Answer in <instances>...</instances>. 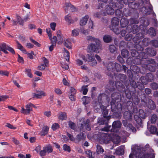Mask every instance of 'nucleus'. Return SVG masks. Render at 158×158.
<instances>
[{"instance_id": "obj_10", "label": "nucleus", "mask_w": 158, "mask_h": 158, "mask_svg": "<svg viewBox=\"0 0 158 158\" xmlns=\"http://www.w3.org/2000/svg\"><path fill=\"white\" fill-rule=\"evenodd\" d=\"M101 139L105 143H107L112 139V134H108L102 133L101 134Z\"/></svg>"}, {"instance_id": "obj_48", "label": "nucleus", "mask_w": 158, "mask_h": 158, "mask_svg": "<svg viewBox=\"0 0 158 158\" xmlns=\"http://www.w3.org/2000/svg\"><path fill=\"white\" fill-rule=\"evenodd\" d=\"M134 118L135 120L139 124L141 125V124L142 120L137 115H134Z\"/></svg>"}, {"instance_id": "obj_23", "label": "nucleus", "mask_w": 158, "mask_h": 158, "mask_svg": "<svg viewBox=\"0 0 158 158\" xmlns=\"http://www.w3.org/2000/svg\"><path fill=\"white\" fill-rule=\"evenodd\" d=\"M89 19L88 15H85L83 17L80 21V25L81 26H83L85 25L87 23V21Z\"/></svg>"}, {"instance_id": "obj_62", "label": "nucleus", "mask_w": 158, "mask_h": 158, "mask_svg": "<svg viewBox=\"0 0 158 158\" xmlns=\"http://www.w3.org/2000/svg\"><path fill=\"white\" fill-rule=\"evenodd\" d=\"M132 101L134 103L135 105H137L139 101V100L137 97L134 98L132 97Z\"/></svg>"}, {"instance_id": "obj_1", "label": "nucleus", "mask_w": 158, "mask_h": 158, "mask_svg": "<svg viewBox=\"0 0 158 158\" xmlns=\"http://www.w3.org/2000/svg\"><path fill=\"white\" fill-rule=\"evenodd\" d=\"M110 88H108V89L111 91H114L116 88L118 91L123 93L125 92L126 96L128 99H131L132 96L131 91L129 90H126V89L122 83L119 81H117L115 84L114 82H110L109 84Z\"/></svg>"}, {"instance_id": "obj_40", "label": "nucleus", "mask_w": 158, "mask_h": 158, "mask_svg": "<svg viewBox=\"0 0 158 158\" xmlns=\"http://www.w3.org/2000/svg\"><path fill=\"white\" fill-rule=\"evenodd\" d=\"M118 77L119 78V80L123 82L125 81L127 77L124 74H119L118 75Z\"/></svg>"}, {"instance_id": "obj_61", "label": "nucleus", "mask_w": 158, "mask_h": 158, "mask_svg": "<svg viewBox=\"0 0 158 158\" xmlns=\"http://www.w3.org/2000/svg\"><path fill=\"white\" fill-rule=\"evenodd\" d=\"M9 72L7 71L0 70V75L1 76H8Z\"/></svg>"}, {"instance_id": "obj_44", "label": "nucleus", "mask_w": 158, "mask_h": 158, "mask_svg": "<svg viewBox=\"0 0 158 158\" xmlns=\"http://www.w3.org/2000/svg\"><path fill=\"white\" fill-rule=\"evenodd\" d=\"M158 119V117L156 114H153L151 117L150 120L152 123H155Z\"/></svg>"}, {"instance_id": "obj_15", "label": "nucleus", "mask_w": 158, "mask_h": 158, "mask_svg": "<svg viewBox=\"0 0 158 158\" xmlns=\"http://www.w3.org/2000/svg\"><path fill=\"white\" fill-rule=\"evenodd\" d=\"M106 67L107 71H108L110 73H108L107 72H106V73L108 76H110L111 72L114 71V63L112 62H109L108 64Z\"/></svg>"}, {"instance_id": "obj_30", "label": "nucleus", "mask_w": 158, "mask_h": 158, "mask_svg": "<svg viewBox=\"0 0 158 158\" xmlns=\"http://www.w3.org/2000/svg\"><path fill=\"white\" fill-rule=\"evenodd\" d=\"M103 40L105 42L108 43L112 41V38L110 35H106L103 37Z\"/></svg>"}, {"instance_id": "obj_41", "label": "nucleus", "mask_w": 158, "mask_h": 158, "mask_svg": "<svg viewBox=\"0 0 158 158\" xmlns=\"http://www.w3.org/2000/svg\"><path fill=\"white\" fill-rule=\"evenodd\" d=\"M139 116L142 118H145L146 117V113L142 109H139Z\"/></svg>"}, {"instance_id": "obj_22", "label": "nucleus", "mask_w": 158, "mask_h": 158, "mask_svg": "<svg viewBox=\"0 0 158 158\" xmlns=\"http://www.w3.org/2000/svg\"><path fill=\"white\" fill-rule=\"evenodd\" d=\"M57 35L58 40H59L58 42V44H61L63 42V35L60 30L58 31L57 32Z\"/></svg>"}, {"instance_id": "obj_64", "label": "nucleus", "mask_w": 158, "mask_h": 158, "mask_svg": "<svg viewBox=\"0 0 158 158\" xmlns=\"http://www.w3.org/2000/svg\"><path fill=\"white\" fill-rule=\"evenodd\" d=\"M152 88L153 89H158V84L156 83H153L151 84Z\"/></svg>"}, {"instance_id": "obj_11", "label": "nucleus", "mask_w": 158, "mask_h": 158, "mask_svg": "<svg viewBox=\"0 0 158 158\" xmlns=\"http://www.w3.org/2000/svg\"><path fill=\"white\" fill-rule=\"evenodd\" d=\"M127 120L126 119L123 121V126L126 127V130L128 131H131L133 133H135L136 131V128L132 126V124H128Z\"/></svg>"}, {"instance_id": "obj_52", "label": "nucleus", "mask_w": 158, "mask_h": 158, "mask_svg": "<svg viewBox=\"0 0 158 158\" xmlns=\"http://www.w3.org/2000/svg\"><path fill=\"white\" fill-rule=\"evenodd\" d=\"M87 39L88 40L91 41H94L95 42L99 41V40L98 39H96L90 36H87Z\"/></svg>"}, {"instance_id": "obj_4", "label": "nucleus", "mask_w": 158, "mask_h": 158, "mask_svg": "<svg viewBox=\"0 0 158 158\" xmlns=\"http://www.w3.org/2000/svg\"><path fill=\"white\" fill-rule=\"evenodd\" d=\"M122 125L121 122L119 121H115L113 123L112 128L111 126H107L102 129V131H108L110 130L111 132H115L117 131V128H120Z\"/></svg>"}, {"instance_id": "obj_39", "label": "nucleus", "mask_w": 158, "mask_h": 158, "mask_svg": "<svg viewBox=\"0 0 158 158\" xmlns=\"http://www.w3.org/2000/svg\"><path fill=\"white\" fill-rule=\"evenodd\" d=\"M131 69L135 73H137L140 71L139 68L136 65H132L131 67Z\"/></svg>"}, {"instance_id": "obj_2", "label": "nucleus", "mask_w": 158, "mask_h": 158, "mask_svg": "<svg viewBox=\"0 0 158 158\" xmlns=\"http://www.w3.org/2000/svg\"><path fill=\"white\" fill-rule=\"evenodd\" d=\"M111 98L112 99L111 102V107H116L117 106V108L118 105H119L122 109L121 104L117 103L121 101V97L120 94L118 92H114L111 94Z\"/></svg>"}, {"instance_id": "obj_60", "label": "nucleus", "mask_w": 158, "mask_h": 158, "mask_svg": "<svg viewBox=\"0 0 158 158\" xmlns=\"http://www.w3.org/2000/svg\"><path fill=\"white\" fill-rule=\"evenodd\" d=\"M63 148L64 150L65 151H67L68 152H70L71 151L70 148L69 146L66 144L63 145Z\"/></svg>"}, {"instance_id": "obj_31", "label": "nucleus", "mask_w": 158, "mask_h": 158, "mask_svg": "<svg viewBox=\"0 0 158 158\" xmlns=\"http://www.w3.org/2000/svg\"><path fill=\"white\" fill-rule=\"evenodd\" d=\"M44 148L46 153H50L53 151L52 147L50 145H48Z\"/></svg>"}, {"instance_id": "obj_8", "label": "nucleus", "mask_w": 158, "mask_h": 158, "mask_svg": "<svg viewBox=\"0 0 158 158\" xmlns=\"http://www.w3.org/2000/svg\"><path fill=\"white\" fill-rule=\"evenodd\" d=\"M102 112L103 115V117L106 119L102 118L99 120L98 121V123L99 125H102L103 124H106L107 123V122L110 118V117L109 116H107L108 114V111L107 109L106 108L104 107L102 110Z\"/></svg>"}, {"instance_id": "obj_34", "label": "nucleus", "mask_w": 158, "mask_h": 158, "mask_svg": "<svg viewBox=\"0 0 158 158\" xmlns=\"http://www.w3.org/2000/svg\"><path fill=\"white\" fill-rule=\"evenodd\" d=\"M64 45L66 47L70 49L71 48V44L70 40L69 39H67L65 40Z\"/></svg>"}, {"instance_id": "obj_12", "label": "nucleus", "mask_w": 158, "mask_h": 158, "mask_svg": "<svg viewBox=\"0 0 158 158\" xmlns=\"http://www.w3.org/2000/svg\"><path fill=\"white\" fill-rule=\"evenodd\" d=\"M33 104L31 103H29L25 106L26 109H25L24 107H22L21 113L24 114H29L30 112L32 111V107Z\"/></svg>"}, {"instance_id": "obj_55", "label": "nucleus", "mask_w": 158, "mask_h": 158, "mask_svg": "<svg viewBox=\"0 0 158 158\" xmlns=\"http://www.w3.org/2000/svg\"><path fill=\"white\" fill-rule=\"evenodd\" d=\"M151 43L152 46L155 47H158V40H152L151 41Z\"/></svg>"}, {"instance_id": "obj_57", "label": "nucleus", "mask_w": 158, "mask_h": 158, "mask_svg": "<svg viewBox=\"0 0 158 158\" xmlns=\"http://www.w3.org/2000/svg\"><path fill=\"white\" fill-rule=\"evenodd\" d=\"M49 39L51 40L52 44H53L54 45H56L57 41V38L56 36H54L52 38V37L51 38H49Z\"/></svg>"}, {"instance_id": "obj_32", "label": "nucleus", "mask_w": 158, "mask_h": 158, "mask_svg": "<svg viewBox=\"0 0 158 158\" xmlns=\"http://www.w3.org/2000/svg\"><path fill=\"white\" fill-rule=\"evenodd\" d=\"M127 108L129 111H131L133 106V105L132 102L128 101L127 103Z\"/></svg>"}, {"instance_id": "obj_33", "label": "nucleus", "mask_w": 158, "mask_h": 158, "mask_svg": "<svg viewBox=\"0 0 158 158\" xmlns=\"http://www.w3.org/2000/svg\"><path fill=\"white\" fill-rule=\"evenodd\" d=\"M96 152L98 154H102L104 150L102 147L99 144H97V146Z\"/></svg>"}, {"instance_id": "obj_9", "label": "nucleus", "mask_w": 158, "mask_h": 158, "mask_svg": "<svg viewBox=\"0 0 158 158\" xmlns=\"http://www.w3.org/2000/svg\"><path fill=\"white\" fill-rule=\"evenodd\" d=\"M100 48V44L99 40L97 42H95L94 44L91 43L88 46V48L90 51L96 52L97 53L99 52Z\"/></svg>"}, {"instance_id": "obj_59", "label": "nucleus", "mask_w": 158, "mask_h": 158, "mask_svg": "<svg viewBox=\"0 0 158 158\" xmlns=\"http://www.w3.org/2000/svg\"><path fill=\"white\" fill-rule=\"evenodd\" d=\"M115 14L116 16L119 17L122 16V15L121 11L119 9H117L115 10Z\"/></svg>"}, {"instance_id": "obj_51", "label": "nucleus", "mask_w": 158, "mask_h": 158, "mask_svg": "<svg viewBox=\"0 0 158 158\" xmlns=\"http://www.w3.org/2000/svg\"><path fill=\"white\" fill-rule=\"evenodd\" d=\"M79 31V29H74L72 31V35L74 36H76L78 35Z\"/></svg>"}, {"instance_id": "obj_21", "label": "nucleus", "mask_w": 158, "mask_h": 158, "mask_svg": "<svg viewBox=\"0 0 158 158\" xmlns=\"http://www.w3.org/2000/svg\"><path fill=\"white\" fill-rule=\"evenodd\" d=\"M128 20L125 18H122L120 20V25L123 28L126 27L128 24Z\"/></svg>"}, {"instance_id": "obj_3", "label": "nucleus", "mask_w": 158, "mask_h": 158, "mask_svg": "<svg viewBox=\"0 0 158 158\" xmlns=\"http://www.w3.org/2000/svg\"><path fill=\"white\" fill-rule=\"evenodd\" d=\"M81 57L85 62H87L91 66H95L97 64V63L95 59L94 55L92 54H87L86 56L81 55Z\"/></svg>"}, {"instance_id": "obj_17", "label": "nucleus", "mask_w": 158, "mask_h": 158, "mask_svg": "<svg viewBox=\"0 0 158 158\" xmlns=\"http://www.w3.org/2000/svg\"><path fill=\"white\" fill-rule=\"evenodd\" d=\"M147 106L151 110H154L156 108V104L153 101L149 99L147 102Z\"/></svg>"}, {"instance_id": "obj_38", "label": "nucleus", "mask_w": 158, "mask_h": 158, "mask_svg": "<svg viewBox=\"0 0 158 158\" xmlns=\"http://www.w3.org/2000/svg\"><path fill=\"white\" fill-rule=\"evenodd\" d=\"M109 50L111 53H114L116 51L117 48L114 45H110L109 46Z\"/></svg>"}, {"instance_id": "obj_5", "label": "nucleus", "mask_w": 158, "mask_h": 158, "mask_svg": "<svg viewBox=\"0 0 158 158\" xmlns=\"http://www.w3.org/2000/svg\"><path fill=\"white\" fill-rule=\"evenodd\" d=\"M119 19L116 17L113 18L111 20V24L110 26V29L117 34H118L120 32L118 27Z\"/></svg>"}, {"instance_id": "obj_54", "label": "nucleus", "mask_w": 158, "mask_h": 158, "mask_svg": "<svg viewBox=\"0 0 158 158\" xmlns=\"http://www.w3.org/2000/svg\"><path fill=\"white\" fill-rule=\"evenodd\" d=\"M85 125H86V124H85V122H83L81 124V126L79 127L80 131L82 133L84 131V128Z\"/></svg>"}, {"instance_id": "obj_13", "label": "nucleus", "mask_w": 158, "mask_h": 158, "mask_svg": "<svg viewBox=\"0 0 158 158\" xmlns=\"http://www.w3.org/2000/svg\"><path fill=\"white\" fill-rule=\"evenodd\" d=\"M135 154V156L137 158H142V153L141 149L137 146H135L132 148Z\"/></svg>"}, {"instance_id": "obj_36", "label": "nucleus", "mask_w": 158, "mask_h": 158, "mask_svg": "<svg viewBox=\"0 0 158 158\" xmlns=\"http://www.w3.org/2000/svg\"><path fill=\"white\" fill-rule=\"evenodd\" d=\"M114 71L116 70L117 72H119L121 70V66L118 63H114Z\"/></svg>"}, {"instance_id": "obj_42", "label": "nucleus", "mask_w": 158, "mask_h": 158, "mask_svg": "<svg viewBox=\"0 0 158 158\" xmlns=\"http://www.w3.org/2000/svg\"><path fill=\"white\" fill-rule=\"evenodd\" d=\"M121 55L123 57L127 58L129 55V52L127 50L123 49L121 52Z\"/></svg>"}, {"instance_id": "obj_27", "label": "nucleus", "mask_w": 158, "mask_h": 158, "mask_svg": "<svg viewBox=\"0 0 158 158\" xmlns=\"http://www.w3.org/2000/svg\"><path fill=\"white\" fill-rule=\"evenodd\" d=\"M16 43H17L18 48L22 51L23 53H26V50L22 45L17 40L16 41Z\"/></svg>"}, {"instance_id": "obj_58", "label": "nucleus", "mask_w": 158, "mask_h": 158, "mask_svg": "<svg viewBox=\"0 0 158 158\" xmlns=\"http://www.w3.org/2000/svg\"><path fill=\"white\" fill-rule=\"evenodd\" d=\"M131 113L132 114V115H136V114L138 112V110L137 107L135 106L133 107L131 111Z\"/></svg>"}, {"instance_id": "obj_35", "label": "nucleus", "mask_w": 158, "mask_h": 158, "mask_svg": "<svg viewBox=\"0 0 158 158\" xmlns=\"http://www.w3.org/2000/svg\"><path fill=\"white\" fill-rule=\"evenodd\" d=\"M150 152L151 153H147L145 155V156H147L146 157L148 156L149 158H155V154L154 153V151L152 149L150 150Z\"/></svg>"}, {"instance_id": "obj_26", "label": "nucleus", "mask_w": 158, "mask_h": 158, "mask_svg": "<svg viewBox=\"0 0 158 158\" xmlns=\"http://www.w3.org/2000/svg\"><path fill=\"white\" fill-rule=\"evenodd\" d=\"M49 127L47 126H44L41 131V135L44 136L46 135L48 132Z\"/></svg>"}, {"instance_id": "obj_24", "label": "nucleus", "mask_w": 158, "mask_h": 158, "mask_svg": "<svg viewBox=\"0 0 158 158\" xmlns=\"http://www.w3.org/2000/svg\"><path fill=\"white\" fill-rule=\"evenodd\" d=\"M115 153L118 155H122L124 153V149L123 147H119L116 150Z\"/></svg>"}, {"instance_id": "obj_37", "label": "nucleus", "mask_w": 158, "mask_h": 158, "mask_svg": "<svg viewBox=\"0 0 158 158\" xmlns=\"http://www.w3.org/2000/svg\"><path fill=\"white\" fill-rule=\"evenodd\" d=\"M64 56L67 60H69V53L65 48H64Z\"/></svg>"}, {"instance_id": "obj_16", "label": "nucleus", "mask_w": 158, "mask_h": 158, "mask_svg": "<svg viewBox=\"0 0 158 158\" xmlns=\"http://www.w3.org/2000/svg\"><path fill=\"white\" fill-rule=\"evenodd\" d=\"M36 92L38 94L33 93L32 94L33 98H40L42 96H45L46 95L44 92L41 91H37Z\"/></svg>"}, {"instance_id": "obj_47", "label": "nucleus", "mask_w": 158, "mask_h": 158, "mask_svg": "<svg viewBox=\"0 0 158 158\" xmlns=\"http://www.w3.org/2000/svg\"><path fill=\"white\" fill-rule=\"evenodd\" d=\"M136 84V87L139 89L141 90H143L144 88V85L141 82H137Z\"/></svg>"}, {"instance_id": "obj_53", "label": "nucleus", "mask_w": 158, "mask_h": 158, "mask_svg": "<svg viewBox=\"0 0 158 158\" xmlns=\"http://www.w3.org/2000/svg\"><path fill=\"white\" fill-rule=\"evenodd\" d=\"M87 86H83L82 87V90L83 91V94L84 95H86L88 91V89L87 88Z\"/></svg>"}, {"instance_id": "obj_25", "label": "nucleus", "mask_w": 158, "mask_h": 158, "mask_svg": "<svg viewBox=\"0 0 158 158\" xmlns=\"http://www.w3.org/2000/svg\"><path fill=\"white\" fill-rule=\"evenodd\" d=\"M112 140L115 143H119L121 141L120 138L118 135H114V134H112Z\"/></svg>"}, {"instance_id": "obj_43", "label": "nucleus", "mask_w": 158, "mask_h": 158, "mask_svg": "<svg viewBox=\"0 0 158 158\" xmlns=\"http://www.w3.org/2000/svg\"><path fill=\"white\" fill-rule=\"evenodd\" d=\"M65 20L69 23H73L74 21L73 20L71 19V18L70 15L69 14L65 16Z\"/></svg>"}, {"instance_id": "obj_19", "label": "nucleus", "mask_w": 158, "mask_h": 158, "mask_svg": "<svg viewBox=\"0 0 158 158\" xmlns=\"http://www.w3.org/2000/svg\"><path fill=\"white\" fill-rule=\"evenodd\" d=\"M132 116V114L131 113V111H126L124 113L123 117L127 120H129L131 119Z\"/></svg>"}, {"instance_id": "obj_45", "label": "nucleus", "mask_w": 158, "mask_h": 158, "mask_svg": "<svg viewBox=\"0 0 158 158\" xmlns=\"http://www.w3.org/2000/svg\"><path fill=\"white\" fill-rule=\"evenodd\" d=\"M60 119L62 120H64L66 118V115L65 113L63 112H61L59 114V115L58 117Z\"/></svg>"}, {"instance_id": "obj_56", "label": "nucleus", "mask_w": 158, "mask_h": 158, "mask_svg": "<svg viewBox=\"0 0 158 158\" xmlns=\"http://www.w3.org/2000/svg\"><path fill=\"white\" fill-rule=\"evenodd\" d=\"M0 49L2 51L5 49H7L8 46L6 43H3L0 44Z\"/></svg>"}, {"instance_id": "obj_63", "label": "nucleus", "mask_w": 158, "mask_h": 158, "mask_svg": "<svg viewBox=\"0 0 158 158\" xmlns=\"http://www.w3.org/2000/svg\"><path fill=\"white\" fill-rule=\"evenodd\" d=\"M132 38V35L131 34H128L126 35L125 38V40L127 41H129L131 40Z\"/></svg>"}, {"instance_id": "obj_20", "label": "nucleus", "mask_w": 158, "mask_h": 158, "mask_svg": "<svg viewBox=\"0 0 158 158\" xmlns=\"http://www.w3.org/2000/svg\"><path fill=\"white\" fill-rule=\"evenodd\" d=\"M65 10L66 11V10L69 9L72 12L75 11L76 10V9L74 6L72 5L70 3H66L65 4Z\"/></svg>"}, {"instance_id": "obj_46", "label": "nucleus", "mask_w": 158, "mask_h": 158, "mask_svg": "<svg viewBox=\"0 0 158 158\" xmlns=\"http://www.w3.org/2000/svg\"><path fill=\"white\" fill-rule=\"evenodd\" d=\"M149 33L152 36H154L156 35V32L153 27H150L149 30Z\"/></svg>"}, {"instance_id": "obj_18", "label": "nucleus", "mask_w": 158, "mask_h": 158, "mask_svg": "<svg viewBox=\"0 0 158 158\" xmlns=\"http://www.w3.org/2000/svg\"><path fill=\"white\" fill-rule=\"evenodd\" d=\"M85 138L84 134L80 133L77 135L75 142L78 143L81 141H84L85 139Z\"/></svg>"}, {"instance_id": "obj_50", "label": "nucleus", "mask_w": 158, "mask_h": 158, "mask_svg": "<svg viewBox=\"0 0 158 158\" xmlns=\"http://www.w3.org/2000/svg\"><path fill=\"white\" fill-rule=\"evenodd\" d=\"M149 40L147 38H145L143 39L142 41L143 44L145 46H148V45Z\"/></svg>"}, {"instance_id": "obj_14", "label": "nucleus", "mask_w": 158, "mask_h": 158, "mask_svg": "<svg viewBox=\"0 0 158 158\" xmlns=\"http://www.w3.org/2000/svg\"><path fill=\"white\" fill-rule=\"evenodd\" d=\"M114 8L112 6L106 5V7L104 12V14L105 15H106V13L108 15H112L114 14Z\"/></svg>"}, {"instance_id": "obj_28", "label": "nucleus", "mask_w": 158, "mask_h": 158, "mask_svg": "<svg viewBox=\"0 0 158 158\" xmlns=\"http://www.w3.org/2000/svg\"><path fill=\"white\" fill-rule=\"evenodd\" d=\"M16 18L19 24L22 26L24 25V20L21 17L18 15H16Z\"/></svg>"}, {"instance_id": "obj_49", "label": "nucleus", "mask_w": 158, "mask_h": 158, "mask_svg": "<svg viewBox=\"0 0 158 158\" xmlns=\"http://www.w3.org/2000/svg\"><path fill=\"white\" fill-rule=\"evenodd\" d=\"M157 130V129L156 127L152 126L150 128V131L152 134H155L156 133Z\"/></svg>"}, {"instance_id": "obj_6", "label": "nucleus", "mask_w": 158, "mask_h": 158, "mask_svg": "<svg viewBox=\"0 0 158 158\" xmlns=\"http://www.w3.org/2000/svg\"><path fill=\"white\" fill-rule=\"evenodd\" d=\"M128 2V0H110L109 1V4L114 8H122L123 3L127 4Z\"/></svg>"}, {"instance_id": "obj_29", "label": "nucleus", "mask_w": 158, "mask_h": 158, "mask_svg": "<svg viewBox=\"0 0 158 158\" xmlns=\"http://www.w3.org/2000/svg\"><path fill=\"white\" fill-rule=\"evenodd\" d=\"M68 125L69 127L71 129L77 131V127L75 124L71 121H69L68 122Z\"/></svg>"}, {"instance_id": "obj_7", "label": "nucleus", "mask_w": 158, "mask_h": 158, "mask_svg": "<svg viewBox=\"0 0 158 158\" xmlns=\"http://www.w3.org/2000/svg\"><path fill=\"white\" fill-rule=\"evenodd\" d=\"M156 52L154 49L148 48L145 49V52H141L139 55L140 56H142V58L146 59L147 55L154 56L156 55Z\"/></svg>"}]
</instances>
